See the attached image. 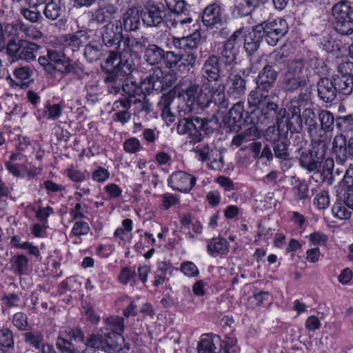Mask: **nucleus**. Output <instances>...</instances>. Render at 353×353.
Masks as SVG:
<instances>
[{"label":"nucleus","instance_id":"nucleus-11","mask_svg":"<svg viewBox=\"0 0 353 353\" xmlns=\"http://www.w3.org/2000/svg\"><path fill=\"white\" fill-rule=\"evenodd\" d=\"M143 23L150 28H159L164 23L168 11L163 2L148 1L143 10Z\"/></svg>","mask_w":353,"mask_h":353},{"label":"nucleus","instance_id":"nucleus-27","mask_svg":"<svg viewBox=\"0 0 353 353\" xmlns=\"http://www.w3.org/2000/svg\"><path fill=\"white\" fill-rule=\"evenodd\" d=\"M244 112L243 103L239 101L236 103L225 116L223 123L228 128H232L234 126L240 127Z\"/></svg>","mask_w":353,"mask_h":353},{"label":"nucleus","instance_id":"nucleus-40","mask_svg":"<svg viewBox=\"0 0 353 353\" xmlns=\"http://www.w3.org/2000/svg\"><path fill=\"white\" fill-rule=\"evenodd\" d=\"M164 53L163 61L165 67L172 71H181V62L183 61V54L173 51H165Z\"/></svg>","mask_w":353,"mask_h":353},{"label":"nucleus","instance_id":"nucleus-59","mask_svg":"<svg viewBox=\"0 0 353 353\" xmlns=\"http://www.w3.org/2000/svg\"><path fill=\"white\" fill-rule=\"evenodd\" d=\"M123 148L126 152L136 153L141 149L140 141L134 137L129 138L124 141Z\"/></svg>","mask_w":353,"mask_h":353},{"label":"nucleus","instance_id":"nucleus-23","mask_svg":"<svg viewBox=\"0 0 353 353\" xmlns=\"http://www.w3.org/2000/svg\"><path fill=\"white\" fill-rule=\"evenodd\" d=\"M263 37L270 33H287L288 25L287 21L282 18H277L273 21H265L256 25Z\"/></svg>","mask_w":353,"mask_h":353},{"label":"nucleus","instance_id":"nucleus-56","mask_svg":"<svg viewBox=\"0 0 353 353\" xmlns=\"http://www.w3.org/2000/svg\"><path fill=\"white\" fill-rule=\"evenodd\" d=\"M314 204L317 205L319 209L324 210L327 208L330 204V197L328 192L323 190L316 195Z\"/></svg>","mask_w":353,"mask_h":353},{"label":"nucleus","instance_id":"nucleus-35","mask_svg":"<svg viewBox=\"0 0 353 353\" xmlns=\"http://www.w3.org/2000/svg\"><path fill=\"white\" fill-rule=\"evenodd\" d=\"M260 137V132L255 125H252L243 132L235 135L232 141V145L239 147L244 143L252 141Z\"/></svg>","mask_w":353,"mask_h":353},{"label":"nucleus","instance_id":"nucleus-44","mask_svg":"<svg viewBox=\"0 0 353 353\" xmlns=\"http://www.w3.org/2000/svg\"><path fill=\"white\" fill-rule=\"evenodd\" d=\"M208 251L214 256L215 253L224 254L228 252V243L223 238H214L208 245Z\"/></svg>","mask_w":353,"mask_h":353},{"label":"nucleus","instance_id":"nucleus-63","mask_svg":"<svg viewBox=\"0 0 353 353\" xmlns=\"http://www.w3.org/2000/svg\"><path fill=\"white\" fill-rule=\"evenodd\" d=\"M272 57L274 59V61L270 64V65H272V68L275 67L277 69H280L282 65L288 64L289 62L288 61V56L280 51H274L272 53Z\"/></svg>","mask_w":353,"mask_h":353},{"label":"nucleus","instance_id":"nucleus-47","mask_svg":"<svg viewBox=\"0 0 353 353\" xmlns=\"http://www.w3.org/2000/svg\"><path fill=\"white\" fill-rule=\"evenodd\" d=\"M214 339L219 340V336L214 339H202L197 346L198 353H218L219 350L214 344Z\"/></svg>","mask_w":353,"mask_h":353},{"label":"nucleus","instance_id":"nucleus-24","mask_svg":"<svg viewBox=\"0 0 353 353\" xmlns=\"http://www.w3.org/2000/svg\"><path fill=\"white\" fill-rule=\"evenodd\" d=\"M302 122H304L307 127V132L312 140H316L319 125L317 123V117L314 110L311 107L304 108L302 106L301 111Z\"/></svg>","mask_w":353,"mask_h":353},{"label":"nucleus","instance_id":"nucleus-55","mask_svg":"<svg viewBox=\"0 0 353 353\" xmlns=\"http://www.w3.org/2000/svg\"><path fill=\"white\" fill-rule=\"evenodd\" d=\"M13 325L20 330H26L28 323V316L23 312H17L13 316Z\"/></svg>","mask_w":353,"mask_h":353},{"label":"nucleus","instance_id":"nucleus-41","mask_svg":"<svg viewBox=\"0 0 353 353\" xmlns=\"http://www.w3.org/2000/svg\"><path fill=\"white\" fill-rule=\"evenodd\" d=\"M84 57L90 63L99 60L103 56L102 46L95 43H88L84 49Z\"/></svg>","mask_w":353,"mask_h":353},{"label":"nucleus","instance_id":"nucleus-52","mask_svg":"<svg viewBox=\"0 0 353 353\" xmlns=\"http://www.w3.org/2000/svg\"><path fill=\"white\" fill-rule=\"evenodd\" d=\"M0 345L8 348L12 347L14 345L13 334L7 327L0 329Z\"/></svg>","mask_w":353,"mask_h":353},{"label":"nucleus","instance_id":"nucleus-39","mask_svg":"<svg viewBox=\"0 0 353 353\" xmlns=\"http://www.w3.org/2000/svg\"><path fill=\"white\" fill-rule=\"evenodd\" d=\"M117 12V8L112 5L99 8L92 14L91 20L99 24H101L112 18Z\"/></svg>","mask_w":353,"mask_h":353},{"label":"nucleus","instance_id":"nucleus-6","mask_svg":"<svg viewBox=\"0 0 353 353\" xmlns=\"http://www.w3.org/2000/svg\"><path fill=\"white\" fill-rule=\"evenodd\" d=\"M123 341L122 336L117 334L92 333L86 340L82 353H98L99 350L114 353L121 349L120 343Z\"/></svg>","mask_w":353,"mask_h":353},{"label":"nucleus","instance_id":"nucleus-42","mask_svg":"<svg viewBox=\"0 0 353 353\" xmlns=\"http://www.w3.org/2000/svg\"><path fill=\"white\" fill-rule=\"evenodd\" d=\"M238 52L237 48H233L232 46H230L224 43L218 57L219 61L221 60L224 63L225 65H232L236 61Z\"/></svg>","mask_w":353,"mask_h":353},{"label":"nucleus","instance_id":"nucleus-58","mask_svg":"<svg viewBox=\"0 0 353 353\" xmlns=\"http://www.w3.org/2000/svg\"><path fill=\"white\" fill-rule=\"evenodd\" d=\"M133 103L137 105V108L140 111H144L145 112H150L151 111V103L149 102L148 99H146L144 93H139V97L134 99Z\"/></svg>","mask_w":353,"mask_h":353},{"label":"nucleus","instance_id":"nucleus-43","mask_svg":"<svg viewBox=\"0 0 353 353\" xmlns=\"http://www.w3.org/2000/svg\"><path fill=\"white\" fill-rule=\"evenodd\" d=\"M123 92L128 96L130 98L135 99L136 97H139V93H143L144 86H143V81L139 86L135 81L126 78L121 86Z\"/></svg>","mask_w":353,"mask_h":353},{"label":"nucleus","instance_id":"nucleus-29","mask_svg":"<svg viewBox=\"0 0 353 353\" xmlns=\"http://www.w3.org/2000/svg\"><path fill=\"white\" fill-rule=\"evenodd\" d=\"M263 39L257 26H254L251 31L244 35V48L246 52L251 55L258 50Z\"/></svg>","mask_w":353,"mask_h":353},{"label":"nucleus","instance_id":"nucleus-48","mask_svg":"<svg viewBox=\"0 0 353 353\" xmlns=\"http://www.w3.org/2000/svg\"><path fill=\"white\" fill-rule=\"evenodd\" d=\"M24 341L29 345L34 347L37 350L41 348L43 336L39 332H26L23 334Z\"/></svg>","mask_w":353,"mask_h":353},{"label":"nucleus","instance_id":"nucleus-15","mask_svg":"<svg viewBox=\"0 0 353 353\" xmlns=\"http://www.w3.org/2000/svg\"><path fill=\"white\" fill-rule=\"evenodd\" d=\"M332 152L337 160L345 162L348 158H353V137L347 140L343 134H339L334 137Z\"/></svg>","mask_w":353,"mask_h":353},{"label":"nucleus","instance_id":"nucleus-38","mask_svg":"<svg viewBox=\"0 0 353 353\" xmlns=\"http://www.w3.org/2000/svg\"><path fill=\"white\" fill-rule=\"evenodd\" d=\"M318 119L321 122L319 130L321 132L323 131L324 132L320 134H326V132H331L333 130L336 119H334V117L331 112L326 110H320L318 114ZM325 136L327 137V135Z\"/></svg>","mask_w":353,"mask_h":353},{"label":"nucleus","instance_id":"nucleus-57","mask_svg":"<svg viewBox=\"0 0 353 353\" xmlns=\"http://www.w3.org/2000/svg\"><path fill=\"white\" fill-rule=\"evenodd\" d=\"M20 30L25 34L26 37L30 39H39L43 36L42 32L33 26H26L21 25Z\"/></svg>","mask_w":353,"mask_h":353},{"label":"nucleus","instance_id":"nucleus-61","mask_svg":"<svg viewBox=\"0 0 353 353\" xmlns=\"http://www.w3.org/2000/svg\"><path fill=\"white\" fill-rule=\"evenodd\" d=\"M168 270V268L165 263H161L159 264L157 270L155 274V279L154 281V286H158L165 281L166 272Z\"/></svg>","mask_w":353,"mask_h":353},{"label":"nucleus","instance_id":"nucleus-8","mask_svg":"<svg viewBox=\"0 0 353 353\" xmlns=\"http://www.w3.org/2000/svg\"><path fill=\"white\" fill-rule=\"evenodd\" d=\"M40 46L26 39H10L6 45L8 54L16 60L34 61Z\"/></svg>","mask_w":353,"mask_h":353},{"label":"nucleus","instance_id":"nucleus-2","mask_svg":"<svg viewBox=\"0 0 353 353\" xmlns=\"http://www.w3.org/2000/svg\"><path fill=\"white\" fill-rule=\"evenodd\" d=\"M219 119L215 114L211 118L192 117L181 119L177 124V132L180 134H188L192 142L198 143L203 139L201 132L210 134L218 124Z\"/></svg>","mask_w":353,"mask_h":353},{"label":"nucleus","instance_id":"nucleus-10","mask_svg":"<svg viewBox=\"0 0 353 353\" xmlns=\"http://www.w3.org/2000/svg\"><path fill=\"white\" fill-rule=\"evenodd\" d=\"M309 97L306 94L301 93L299 95V100L291 101L287 110V115L284 119L287 134L290 132L292 134H299L303 130V122L301 111L303 101H307Z\"/></svg>","mask_w":353,"mask_h":353},{"label":"nucleus","instance_id":"nucleus-36","mask_svg":"<svg viewBox=\"0 0 353 353\" xmlns=\"http://www.w3.org/2000/svg\"><path fill=\"white\" fill-rule=\"evenodd\" d=\"M229 93L234 98H241L246 92V81L240 74H234L230 78Z\"/></svg>","mask_w":353,"mask_h":353},{"label":"nucleus","instance_id":"nucleus-4","mask_svg":"<svg viewBox=\"0 0 353 353\" xmlns=\"http://www.w3.org/2000/svg\"><path fill=\"white\" fill-rule=\"evenodd\" d=\"M329 141L325 134H319L316 140H312L311 149L308 152H303L300 156V165L309 172H321Z\"/></svg>","mask_w":353,"mask_h":353},{"label":"nucleus","instance_id":"nucleus-12","mask_svg":"<svg viewBox=\"0 0 353 353\" xmlns=\"http://www.w3.org/2000/svg\"><path fill=\"white\" fill-rule=\"evenodd\" d=\"M162 71L159 68L153 69V72L150 74L143 80V86L148 93L152 91L158 92L172 86L176 81L174 74H168L161 78Z\"/></svg>","mask_w":353,"mask_h":353},{"label":"nucleus","instance_id":"nucleus-49","mask_svg":"<svg viewBox=\"0 0 353 353\" xmlns=\"http://www.w3.org/2000/svg\"><path fill=\"white\" fill-rule=\"evenodd\" d=\"M56 345L62 353H82L78 347L63 337L57 338Z\"/></svg>","mask_w":353,"mask_h":353},{"label":"nucleus","instance_id":"nucleus-64","mask_svg":"<svg viewBox=\"0 0 353 353\" xmlns=\"http://www.w3.org/2000/svg\"><path fill=\"white\" fill-rule=\"evenodd\" d=\"M32 74V70L29 66H23L16 68L14 76L20 81L28 79Z\"/></svg>","mask_w":353,"mask_h":353},{"label":"nucleus","instance_id":"nucleus-30","mask_svg":"<svg viewBox=\"0 0 353 353\" xmlns=\"http://www.w3.org/2000/svg\"><path fill=\"white\" fill-rule=\"evenodd\" d=\"M212 88L209 82H201L198 92L194 97V104L196 103L201 109L209 108L211 105Z\"/></svg>","mask_w":353,"mask_h":353},{"label":"nucleus","instance_id":"nucleus-54","mask_svg":"<svg viewBox=\"0 0 353 353\" xmlns=\"http://www.w3.org/2000/svg\"><path fill=\"white\" fill-rule=\"evenodd\" d=\"M108 321L112 330L110 334H117L121 336V332L123 330V319L120 316H110L108 319Z\"/></svg>","mask_w":353,"mask_h":353},{"label":"nucleus","instance_id":"nucleus-18","mask_svg":"<svg viewBox=\"0 0 353 353\" xmlns=\"http://www.w3.org/2000/svg\"><path fill=\"white\" fill-rule=\"evenodd\" d=\"M278 74V72L272 68V65L266 64L256 77V86L263 92H270L274 85Z\"/></svg>","mask_w":353,"mask_h":353},{"label":"nucleus","instance_id":"nucleus-33","mask_svg":"<svg viewBox=\"0 0 353 353\" xmlns=\"http://www.w3.org/2000/svg\"><path fill=\"white\" fill-rule=\"evenodd\" d=\"M269 92H263L259 89L258 86L252 90L248 97V102L250 107H254L257 109H260L261 113V109L268 103L266 101L268 99ZM270 101H268L269 102Z\"/></svg>","mask_w":353,"mask_h":353},{"label":"nucleus","instance_id":"nucleus-17","mask_svg":"<svg viewBox=\"0 0 353 353\" xmlns=\"http://www.w3.org/2000/svg\"><path fill=\"white\" fill-rule=\"evenodd\" d=\"M200 85L196 80L186 79L181 80L175 87L176 92L179 97H182L188 106L194 104V96L198 92Z\"/></svg>","mask_w":353,"mask_h":353},{"label":"nucleus","instance_id":"nucleus-3","mask_svg":"<svg viewBox=\"0 0 353 353\" xmlns=\"http://www.w3.org/2000/svg\"><path fill=\"white\" fill-rule=\"evenodd\" d=\"M310 82L308 68L303 59H294L288 63L281 84L285 92L294 93L306 87Z\"/></svg>","mask_w":353,"mask_h":353},{"label":"nucleus","instance_id":"nucleus-21","mask_svg":"<svg viewBox=\"0 0 353 353\" xmlns=\"http://www.w3.org/2000/svg\"><path fill=\"white\" fill-rule=\"evenodd\" d=\"M316 85L318 97L321 100L325 103H331L336 99L338 92L332 78H320Z\"/></svg>","mask_w":353,"mask_h":353},{"label":"nucleus","instance_id":"nucleus-32","mask_svg":"<svg viewBox=\"0 0 353 353\" xmlns=\"http://www.w3.org/2000/svg\"><path fill=\"white\" fill-rule=\"evenodd\" d=\"M212 103L219 108V111L228 109L229 101L225 97L224 84L221 83L215 88H212L211 104Z\"/></svg>","mask_w":353,"mask_h":353},{"label":"nucleus","instance_id":"nucleus-62","mask_svg":"<svg viewBox=\"0 0 353 353\" xmlns=\"http://www.w3.org/2000/svg\"><path fill=\"white\" fill-rule=\"evenodd\" d=\"M120 61V52L119 49L117 51L111 50L109 52L108 58L105 60V65L102 67H107L108 68H114Z\"/></svg>","mask_w":353,"mask_h":353},{"label":"nucleus","instance_id":"nucleus-13","mask_svg":"<svg viewBox=\"0 0 353 353\" xmlns=\"http://www.w3.org/2000/svg\"><path fill=\"white\" fill-rule=\"evenodd\" d=\"M122 25L120 21L109 22L101 29V39L103 44L108 48L117 46V49L121 51V43L123 44L124 37Z\"/></svg>","mask_w":353,"mask_h":353},{"label":"nucleus","instance_id":"nucleus-9","mask_svg":"<svg viewBox=\"0 0 353 353\" xmlns=\"http://www.w3.org/2000/svg\"><path fill=\"white\" fill-rule=\"evenodd\" d=\"M126 57L125 54L121 55L120 61L114 68L102 67L103 71L105 73L104 83H123L125 79V77L136 69L137 65L134 63V59Z\"/></svg>","mask_w":353,"mask_h":353},{"label":"nucleus","instance_id":"nucleus-46","mask_svg":"<svg viewBox=\"0 0 353 353\" xmlns=\"http://www.w3.org/2000/svg\"><path fill=\"white\" fill-rule=\"evenodd\" d=\"M336 127L342 133L353 131V114H348L336 118Z\"/></svg>","mask_w":353,"mask_h":353},{"label":"nucleus","instance_id":"nucleus-31","mask_svg":"<svg viewBox=\"0 0 353 353\" xmlns=\"http://www.w3.org/2000/svg\"><path fill=\"white\" fill-rule=\"evenodd\" d=\"M65 11V6L61 0H51L46 5L43 14L48 19L54 21L61 18Z\"/></svg>","mask_w":353,"mask_h":353},{"label":"nucleus","instance_id":"nucleus-50","mask_svg":"<svg viewBox=\"0 0 353 353\" xmlns=\"http://www.w3.org/2000/svg\"><path fill=\"white\" fill-rule=\"evenodd\" d=\"M334 27L336 31L342 35L353 34V21L352 19L334 21Z\"/></svg>","mask_w":353,"mask_h":353},{"label":"nucleus","instance_id":"nucleus-60","mask_svg":"<svg viewBox=\"0 0 353 353\" xmlns=\"http://www.w3.org/2000/svg\"><path fill=\"white\" fill-rule=\"evenodd\" d=\"M13 259L18 274H23L28 268V260L26 256L23 254H19L14 256Z\"/></svg>","mask_w":353,"mask_h":353},{"label":"nucleus","instance_id":"nucleus-34","mask_svg":"<svg viewBox=\"0 0 353 353\" xmlns=\"http://www.w3.org/2000/svg\"><path fill=\"white\" fill-rule=\"evenodd\" d=\"M353 7L348 1H340L332 7V15L335 21L352 19Z\"/></svg>","mask_w":353,"mask_h":353},{"label":"nucleus","instance_id":"nucleus-1","mask_svg":"<svg viewBox=\"0 0 353 353\" xmlns=\"http://www.w3.org/2000/svg\"><path fill=\"white\" fill-rule=\"evenodd\" d=\"M287 115V109L280 106L274 101L268 102L261 109V117L259 120L261 122L267 121L272 123L275 121L276 124L269 126L265 133V139L271 144L275 143L285 138H287V132H283L281 128L284 123V119Z\"/></svg>","mask_w":353,"mask_h":353},{"label":"nucleus","instance_id":"nucleus-26","mask_svg":"<svg viewBox=\"0 0 353 353\" xmlns=\"http://www.w3.org/2000/svg\"><path fill=\"white\" fill-rule=\"evenodd\" d=\"M148 38L145 37L130 39L128 35H125L123 45V48L120 52V56L125 54L127 56L126 57H131L134 59L131 54L132 50H144L145 48L148 46Z\"/></svg>","mask_w":353,"mask_h":353},{"label":"nucleus","instance_id":"nucleus-25","mask_svg":"<svg viewBox=\"0 0 353 353\" xmlns=\"http://www.w3.org/2000/svg\"><path fill=\"white\" fill-rule=\"evenodd\" d=\"M347 208L353 210V193H347L344 195L343 203L338 201L334 203L332 211L334 216L341 219L346 220L350 218L351 212Z\"/></svg>","mask_w":353,"mask_h":353},{"label":"nucleus","instance_id":"nucleus-22","mask_svg":"<svg viewBox=\"0 0 353 353\" xmlns=\"http://www.w3.org/2000/svg\"><path fill=\"white\" fill-rule=\"evenodd\" d=\"M265 1L266 0H236L232 14L236 18L247 17Z\"/></svg>","mask_w":353,"mask_h":353},{"label":"nucleus","instance_id":"nucleus-5","mask_svg":"<svg viewBox=\"0 0 353 353\" xmlns=\"http://www.w3.org/2000/svg\"><path fill=\"white\" fill-rule=\"evenodd\" d=\"M201 36L198 30H195L191 34L182 37H174L172 43L173 46L180 50L184 51L183 61L181 62V72L189 71L195 67L196 55L192 50L197 49L201 43Z\"/></svg>","mask_w":353,"mask_h":353},{"label":"nucleus","instance_id":"nucleus-19","mask_svg":"<svg viewBox=\"0 0 353 353\" xmlns=\"http://www.w3.org/2000/svg\"><path fill=\"white\" fill-rule=\"evenodd\" d=\"M196 177L183 171L172 174L169 179L171 187L176 190L188 192L196 183Z\"/></svg>","mask_w":353,"mask_h":353},{"label":"nucleus","instance_id":"nucleus-37","mask_svg":"<svg viewBox=\"0 0 353 353\" xmlns=\"http://www.w3.org/2000/svg\"><path fill=\"white\" fill-rule=\"evenodd\" d=\"M332 82L338 93L349 95L353 91V79L333 74Z\"/></svg>","mask_w":353,"mask_h":353},{"label":"nucleus","instance_id":"nucleus-28","mask_svg":"<svg viewBox=\"0 0 353 353\" xmlns=\"http://www.w3.org/2000/svg\"><path fill=\"white\" fill-rule=\"evenodd\" d=\"M165 50L154 43H149L143 50V59L150 65H157L163 59Z\"/></svg>","mask_w":353,"mask_h":353},{"label":"nucleus","instance_id":"nucleus-16","mask_svg":"<svg viewBox=\"0 0 353 353\" xmlns=\"http://www.w3.org/2000/svg\"><path fill=\"white\" fill-rule=\"evenodd\" d=\"M203 24L209 28H219L224 23L219 4L212 3L206 6L202 14Z\"/></svg>","mask_w":353,"mask_h":353},{"label":"nucleus","instance_id":"nucleus-45","mask_svg":"<svg viewBox=\"0 0 353 353\" xmlns=\"http://www.w3.org/2000/svg\"><path fill=\"white\" fill-rule=\"evenodd\" d=\"M288 147L287 138L272 144L274 157L283 161L289 159Z\"/></svg>","mask_w":353,"mask_h":353},{"label":"nucleus","instance_id":"nucleus-14","mask_svg":"<svg viewBox=\"0 0 353 353\" xmlns=\"http://www.w3.org/2000/svg\"><path fill=\"white\" fill-rule=\"evenodd\" d=\"M221 65L219 58L215 54L210 55L203 62L201 69V82H217L221 77Z\"/></svg>","mask_w":353,"mask_h":353},{"label":"nucleus","instance_id":"nucleus-53","mask_svg":"<svg viewBox=\"0 0 353 353\" xmlns=\"http://www.w3.org/2000/svg\"><path fill=\"white\" fill-rule=\"evenodd\" d=\"M334 74L353 79V62L347 61L341 63Z\"/></svg>","mask_w":353,"mask_h":353},{"label":"nucleus","instance_id":"nucleus-7","mask_svg":"<svg viewBox=\"0 0 353 353\" xmlns=\"http://www.w3.org/2000/svg\"><path fill=\"white\" fill-rule=\"evenodd\" d=\"M38 62L48 73L57 70L61 73H70L74 69L70 60L61 52L48 50L46 56L39 57Z\"/></svg>","mask_w":353,"mask_h":353},{"label":"nucleus","instance_id":"nucleus-20","mask_svg":"<svg viewBox=\"0 0 353 353\" xmlns=\"http://www.w3.org/2000/svg\"><path fill=\"white\" fill-rule=\"evenodd\" d=\"M142 12L141 9L137 7L128 9L122 17V29L129 32L137 31L141 26V19L143 21Z\"/></svg>","mask_w":353,"mask_h":353},{"label":"nucleus","instance_id":"nucleus-51","mask_svg":"<svg viewBox=\"0 0 353 353\" xmlns=\"http://www.w3.org/2000/svg\"><path fill=\"white\" fill-rule=\"evenodd\" d=\"M163 3L167 9L168 15L169 12L180 14L183 12L185 7L184 0H163Z\"/></svg>","mask_w":353,"mask_h":353}]
</instances>
